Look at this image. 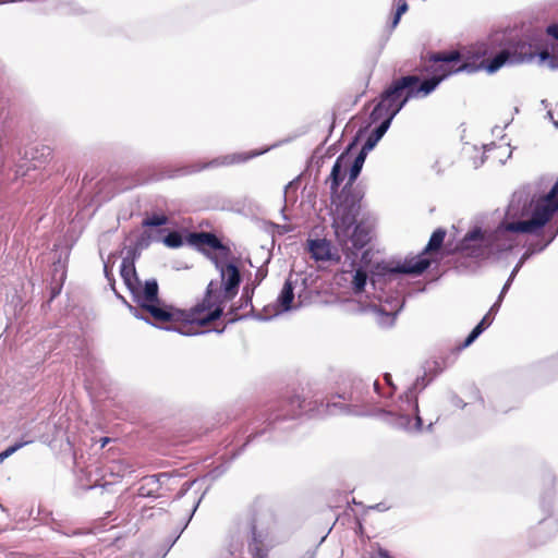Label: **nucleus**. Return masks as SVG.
I'll return each mask as SVG.
<instances>
[{
    "label": "nucleus",
    "mask_w": 558,
    "mask_h": 558,
    "mask_svg": "<svg viewBox=\"0 0 558 558\" xmlns=\"http://www.w3.org/2000/svg\"><path fill=\"white\" fill-rule=\"evenodd\" d=\"M220 275V282L211 280L206 289L202 302L190 312L166 304L159 299V287L156 279H148L142 287L137 277L135 265L129 257L122 259L120 275L131 292L134 302L147 312L157 323L180 324L179 327H162L168 331H175L182 336H196L199 327L219 319L223 314L225 304L232 300L239 291L241 272L234 263L211 257Z\"/></svg>",
    "instance_id": "f257e3e1"
},
{
    "label": "nucleus",
    "mask_w": 558,
    "mask_h": 558,
    "mask_svg": "<svg viewBox=\"0 0 558 558\" xmlns=\"http://www.w3.org/2000/svg\"><path fill=\"white\" fill-rule=\"evenodd\" d=\"M514 193L507 209L512 221H502L493 231H483L480 227L470 230L458 244V250L475 258H489L507 252L515 244L514 234H537L558 211V181L547 194L537 199Z\"/></svg>",
    "instance_id": "f03ea898"
},
{
    "label": "nucleus",
    "mask_w": 558,
    "mask_h": 558,
    "mask_svg": "<svg viewBox=\"0 0 558 558\" xmlns=\"http://www.w3.org/2000/svg\"><path fill=\"white\" fill-rule=\"evenodd\" d=\"M367 154L360 150L349 169L348 182L341 190L338 202L332 213V229L335 239L344 250L359 248L372 240L371 229L356 218L361 210L362 193L353 189V183L359 178Z\"/></svg>",
    "instance_id": "7ed1b4c3"
},
{
    "label": "nucleus",
    "mask_w": 558,
    "mask_h": 558,
    "mask_svg": "<svg viewBox=\"0 0 558 558\" xmlns=\"http://www.w3.org/2000/svg\"><path fill=\"white\" fill-rule=\"evenodd\" d=\"M439 85L432 76L422 78L410 74L396 78L383 90L378 104L369 113V124H376L383 117H395L414 98H425Z\"/></svg>",
    "instance_id": "20e7f679"
},
{
    "label": "nucleus",
    "mask_w": 558,
    "mask_h": 558,
    "mask_svg": "<svg viewBox=\"0 0 558 558\" xmlns=\"http://www.w3.org/2000/svg\"><path fill=\"white\" fill-rule=\"evenodd\" d=\"M305 409V400L301 399L300 396H293L287 401L280 402L276 407H271L252 423V432L248 435L246 441L243 446L238 449L232 458L239 456L245 446H247L253 439L258 436L264 435L268 430H277V429H287L288 427H281L282 423L288 420H295L299 415H301L302 411Z\"/></svg>",
    "instance_id": "39448f33"
},
{
    "label": "nucleus",
    "mask_w": 558,
    "mask_h": 558,
    "mask_svg": "<svg viewBox=\"0 0 558 558\" xmlns=\"http://www.w3.org/2000/svg\"><path fill=\"white\" fill-rule=\"evenodd\" d=\"M536 57L542 63L546 62L549 69L557 70V53H550L547 49L536 50L532 44L518 39L507 41L488 61L486 71L492 74L506 64L531 62Z\"/></svg>",
    "instance_id": "423d86ee"
},
{
    "label": "nucleus",
    "mask_w": 558,
    "mask_h": 558,
    "mask_svg": "<svg viewBox=\"0 0 558 558\" xmlns=\"http://www.w3.org/2000/svg\"><path fill=\"white\" fill-rule=\"evenodd\" d=\"M446 236V230L442 228L436 229L425 246L422 254L411 258L404 259L403 263H398L395 266L383 264L377 266V272L372 277V283L376 286L381 277L392 275H422L430 266V259L425 257V253L437 252L441 248Z\"/></svg>",
    "instance_id": "0eeeda50"
},
{
    "label": "nucleus",
    "mask_w": 558,
    "mask_h": 558,
    "mask_svg": "<svg viewBox=\"0 0 558 558\" xmlns=\"http://www.w3.org/2000/svg\"><path fill=\"white\" fill-rule=\"evenodd\" d=\"M384 420L396 428L407 432H421L423 420L420 415L417 397L413 389H408L399 397L395 411L381 410Z\"/></svg>",
    "instance_id": "6e6552de"
},
{
    "label": "nucleus",
    "mask_w": 558,
    "mask_h": 558,
    "mask_svg": "<svg viewBox=\"0 0 558 558\" xmlns=\"http://www.w3.org/2000/svg\"><path fill=\"white\" fill-rule=\"evenodd\" d=\"M493 58L486 59L477 65L474 62L463 61L459 51L436 52L429 57V61L434 63L430 66V76L432 80L439 81L440 84L448 76L456 73H475L482 68L486 70L488 61Z\"/></svg>",
    "instance_id": "1a4fd4ad"
},
{
    "label": "nucleus",
    "mask_w": 558,
    "mask_h": 558,
    "mask_svg": "<svg viewBox=\"0 0 558 558\" xmlns=\"http://www.w3.org/2000/svg\"><path fill=\"white\" fill-rule=\"evenodd\" d=\"M267 150L268 149H264L260 151L253 150L250 153H234V154L214 158L210 161L205 162V163H199V162L191 163V165H187V166L177 169L174 172L169 173L167 177L175 178V177H181V175L193 174V173L199 172V171L208 169V168H218V167L242 163V162H245L256 156H259V155L266 153Z\"/></svg>",
    "instance_id": "9d476101"
},
{
    "label": "nucleus",
    "mask_w": 558,
    "mask_h": 558,
    "mask_svg": "<svg viewBox=\"0 0 558 558\" xmlns=\"http://www.w3.org/2000/svg\"><path fill=\"white\" fill-rule=\"evenodd\" d=\"M336 243L341 248L342 253L345 256V259L350 262V266H351L352 270L354 271L353 279H352V288H353L354 293H356V294L362 293L365 290V287L367 284L368 274H367V270L365 268H363L362 266L356 267V257L359 256V252H361V250L363 247H365L368 243H366L365 245H363L359 248H352L350 251L344 250L343 246L340 245L337 241H336ZM383 264L384 263H378L375 266V270L372 271V275L369 277V282H372V277L374 276V274L377 272V266L383 265ZM397 275L381 277L380 281L376 286H374L373 283H371V284L373 286L374 289H377V287H379L381 289V283L386 282L387 280L393 279Z\"/></svg>",
    "instance_id": "9b49d317"
},
{
    "label": "nucleus",
    "mask_w": 558,
    "mask_h": 558,
    "mask_svg": "<svg viewBox=\"0 0 558 558\" xmlns=\"http://www.w3.org/2000/svg\"><path fill=\"white\" fill-rule=\"evenodd\" d=\"M362 130H360L356 136L352 140V142L347 146V148L339 155L336 159L331 172L327 179V182L330 183V194L331 197L339 196L338 191L345 178L347 167L350 163L351 155L350 151L353 149L357 143L359 136L361 135Z\"/></svg>",
    "instance_id": "f8f14e48"
},
{
    "label": "nucleus",
    "mask_w": 558,
    "mask_h": 558,
    "mask_svg": "<svg viewBox=\"0 0 558 558\" xmlns=\"http://www.w3.org/2000/svg\"><path fill=\"white\" fill-rule=\"evenodd\" d=\"M186 242L195 247L203 245L208 246L220 252L225 257H227L230 252L229 247L226 246L216 234L210 232H190L186 236Z\"/></svg>",
    "instance_id": "ddd939ff"
},
{
    "label": "nucleus",
    "mask_w": 558,
    "mask_h": 558,
    "mask_svg": "<svg viewBox=\"0 0 558 558\" xmlns=\"http://www.w3.org/2000/svg\"><path fill=\"white\" fill-rule=\"evenodd\" d=\"M558 532V518H546L531 531L530 542L532 546L547 543Z\"/></svg>",
    "instance_id": "4468645a"
},
{
    "label": "nucleus",
    "mask_w": 558,
    "mask_h": 558,
    "mask_svg": "<svg viewBox=\"0 0 558 558\" xmlns=\"http://www.w3.org/2000/svg\"><path fill=\"white\" fill-rule=\"evenodd\" d=\"M403 307V301L397 299L393 303L389 304V308L386 305H374L373 312L376 315L377 324L380 327L389 328L395 325L396 318Z\"/></svg>",
    "instance_id": "2eb2a0df"
},
{
    "label": "nucleus",
    "mask_w": 558,
    "mask_h": 558,
    "mask_svg": "<svg viewBox=\"0 0 558 558\" xmlns=\"http://www.w3.org/2000/svg\"><path fill=\"white\" fill-rule=\"evenodd\" d=\"M308 248L315 260H340V255L330 241L326 239L311 240Z\"/></svg>",
    "instance_id": "dca6fc26"
},
{
    "label": "nucleus",
    "mask_w": 558,
    "mask_h": 558,
    "mask_svg": "<svg viewBox=\"0 0 558 558\" xmlns=\"http://www.w3.org/2000/svg\"><path fill=\"white\" fill-rule=\"evenodd\" d=\"M51 154L52 149L46 145H40L31 148L29 151L25 153V157L29 160L31 165L26 168V170H23V165H19L16 173L25 175L31 168L36 169L38 167L37 163L43 165L47 162L51 157Z\"/></svg>",
    "instance_id": "f3484780"
},
{
    "label": "nucleus",
    "mask_w": 558,
    "mask_h": 558,
    "mask_svg": "<svg viewBox=\"0 0 558 558\" xmlns=\"http://www.w3.org/2000/svg\"><path fill=\"white\" fill-rule=\"evenodd\" d=\"M393 119L389 117H383L377 123V125L372 130L366 141L364 142L361 150L368 154L372 149L375 148L377 143L383 138L386 132L389 130L391 122Z\"/></svg>",
    "instance_id": "a211bd4d"
},
{
    "label": "nucleus",
    "mask_w": 558,
    "mask_h": 558,
    "mask_svg": "<svg viewBox=\"0 0 558 558\" xmlns=\"http://www.w3.org/2000/svg\"><path fill=\"white\" fill-rule=\"evenodd\" d=\"M293 300L294 287L292 281L290 279H287L277 299L280 312L290 311Z\"/></svg>",
    "instance_id": "6ab92c4d"
},
{
    "label": "nucleus",
    "mask_w": 558,
    "mask_h": 558,
    "mask_svg": "<svg viewBox=\"0 0 558 558\" xmlns=\"http://www.w3.org/2000/svg\"><path fill=\"white\" fill-rule=\"evenodd\" d=\"M110 473L116 477H124L134 472L133 464L126 459L114 460L108 466Z\"/></svg>",
    "instance_id": "aec40b11"
},
{
    "label": "nucleus",
    "mask_w": 558,
    "mask_h": 558,
    "mask_svg": "<svg viewBox=\"0 0 558 558\" xmlns=\"http://www.w3.org/2000/svg\"><path fill=\"white\" fill-rule=\"evenodd\" d=\"M117 298L121 300V302H123L130 313L136 317L137 319H142L144 322H146L147 324H150L155 327H158L160 329H163L162 327H175L174 324H171V323H157L156 320L154 322H150V319L148 317H145L144 315L141 314L140 310L136 307V306H133L132 304H130L121 294H119L117 291L114 292Z\"/></svg>",
    "instance_id": "412c9836"
},
{
    "label": "nucleus",
    "mask_w": 558,
    "mask_h": 558,
    "mask_svg": "<svg viewBox=\"0 0 558 558\" xmlns=\"http://www.w3.org/2000/svg\"><path fill=\"white\" fill-rule=\"evenodd\" d=\"M117 298L121 300V302H123L130 313L136 317L137 319H142L144 322H146L147 324H150L155 327H158L160 329H163L162 327H175L174 324H171V323H157L156 320L154 322H150V319L148 317H145L144 315L141 314L140 310L136 307V306H133L132 304H130L121 294H119L117 291L114 292Z\"/></svg>",
    "instance_id": "4be33fe9"
},
{
    "label": "nucleus",
    "mask_w": 558,
    "mask_h": 558,
    "mask_svg": "<svg viewBox=\"0 0 558 558\" xmlns=\"http://www.w3.org/2000/svg\"><path fill=\"white\" fill-rule=\"evenodd\" d=\"M169 477H170L169 473H166V472L153 474V475L145 476L143 478V483L145 484V486H147L146 488H148L149 490L150 489L154 490V497H158V492L161 488L163 480L169 478Z\"/></svg>",
    "instance_id": "5701e85b"
},
{
    "label": "nucleus",
    "mask_w": 558,
    "mask_h": 558,
    "mask_svg": "<svg viewBox=\"0 0 558 558\" xmlns=\"http://www.w3.org/2000/svg\"><path fill=\"white\" fill-rule=\"evenodd\" d=\"M154 241L162 242L167 247L170 248H179L184 244V239L179 231L172 230L168 231V233L162 238H155Z\"/></svg>",
    "instance_id": "b1692460"
},
{
    "label": "nucleus",
    "mask_w": 558,
    "mask_h": 558,
    "mask_svg": "<svg viewBox=\"0 0 558 558\" xmlns=\"http://www.w3.org/2000/svg\"><path fill=\"white\" fill-rule=\"evenodd\" d=\"M546 233L549 234L546 240L544 238L537 239L536 241L531 242L527 246L530 248H539V247H542V252H543L555 240V238L557 236L558 228L557 229H553V230H551V228H548L546 230Z\"/></svg>",
    "instance_id": "393cba45"
},
{
    "label": "nucleus",
    "mask_w": 558,
    "mask_h": 558,
    "mask_svg": "<svg viewBox=\"0 0 558 558\" xmlns=\"http://www.w3.org/2000/svg\"><path fill=\"white\" fill-rule=\"evenodd\" d=\"M169 221V218L163 214H154L151 216L146 217L142 221V226L146 228H157L166 226Z\"/></svg>",
    "instance_id": "a878e982"
},
{
    "label": "nucleus",
    "mask_w": 558,
    "mask_h": 558,
    "mask_svg": "<svg viewBox=\"0 0 558 558\" xmlns=\"http://www.w3.org/2000/svg\"><path fill=\"white\" fill-rule=\"evenodd\" d=\"M29 441H19L11 446H9L5 450L0 452V463H2L5 459L11 457L13 453H15L17 450L26 446Z\"/></svg>",
    "instance_id": "bb28decb"
},
{
    "label": "nucleus",
    "mask_w": 558,
    "mask_h": 558,
    "mask_svg": "<svg viewBox=\"0 0 558 558\" xmlns=\"http://www.w3.org/2000/svg\"><path fill=\"white\" fill-rule=\"evenodd\" d=\"M430 383V379L426 378V375L420 376L415 379L413 385L408 389H413V393L417 396V392L426 388Z\"/></svg>",
    "instance_id": "cd10ccee"
},
{
    "label": "nucleus",
    "mask_w": 558,
    "mask_h": 558,
    "mask_svg": "<svg viewBox=\"0 0 558 558\" xmlns=\"http://www.w3.org/2000/svg\"><path fill=\"white\" fill-rule=\"evenodd\" d=\"M252 296H253V290H251L248 287H245L243 289V293L241 296L242 304L240 307L251 306L253 308Z\"/></svg>",
    "instance_id": "c85d7f7f"
},
{
    "label": "nucleus",
    "mask_w": 558,
    "mask_h": 558,
    "mask_svg": "<svg viewBox=\"0 0 558 558\" xmlns=\"http://www.w3.org/2000/svg\"><path fill=\"white\" fill-rule=\"evenodd\" d=\"M361 251H362V253H361L360 263L356 262V267L362 266L363 268L366 269V267L371 263L372 252L368 248L364 250V247Z\"/></svg>",
    "instance_id": "c756f323"
},
{
    "label": "nucleus",
    "mask_w": 558,
    "mask_h": 558,
    "mask_svg": "<svg viewBox=\"0 0 558 558\" xmlns=\"http://www.w3.org/2000/svg\"><path fill=\"white\" fill-rule=\"evenodd\" d=\"M541 252H542V247H539V248H530L527 246L526 251L522 254V256L520 257V259H519V262L517 264L519 265V267H522L524 265V263L531 256H533L534 254L541 253Z\"/></svg>",
    "instance_id": "7c9ffc66"
},
{
    "label": "nucleus",
    "mask_w": 558,
    "mask_h": 558,
    "mask_svg": "<svg viewBox=\"0 0 558 558\" xmlns=\"http://www.w3.org/2000/svg\"><path fill=\"white\" fill-rule=\"evenodd\" d=\"M480 336H477L474 331L471 330V332L468 335V337L464 339V341L459 345V350L466 349L470 347Z\"/></svg>",
    "instance_id": "2f4dec72"
},
{
    "label": "nucleus",
    "mask_w": 558,
    "mask_h": 558,
    "mask_svg": "<svg viewBox=\"0 0 558 558\" xmlns=\"http://www.w3.org/2000/svg\"><path fill=\"white\" fill-rule=\"evenodd\" d=\"M155 238H151L150 234L145 233L142 235V238L137 241V247L145 248L148 247L150 241H154Z\"/></svg>",
    "instance_id": "473e14b6"
},
{
    "label": "nucleus",
    "mask_w": 558,
    "mask_h": 558,
    "mask_svg": "<svg viewBox=\"0 0 558 558\" xmlns=\"http://www.w3.org/2000/svg\"><path fill=\"white\" fill-rule=\"evenodd\" d=\"M502 301L504 299L501 298H497V300L495 301V303L490 306L489 311L487 313H490V316L495 317V315L498 313L501 304H502Z\"/></svg>",
    "instance_id": "72a5a7b5"
},
{
    "label": "nucleus",
    "mask_w": 558,
    "mask_h": 558,
    "mask_svg": "<svg viewBox=\"0 0 558 558\" xmlns=\"http://www.w3.org/2000/svg\"><path fill=\"white\" fill-rule=\"evenodd\" d=\"M546 33L558 40V23H554L547 26Z\"/></svg>",
    "instance_id": "f704fd0d"
},
{
    "label": "nucleus",
    "mask_w": 558,
    "mask_h": 558,
    "mask_svg": "<svg viewBox=\"0 0 558 558\" xmlns=\"http://www.w3.org/2000/svg\"><path fill=\"white\" fill-rule=\"evenodd\" d=\"M147 486H145V484L143 483L140 488H138V496H142V497H154V490H149L148 488H146Z\"/></svg>",
    "instance_id": "c9c22d12"
},
{
    "label": "nucleus",
    "mask_w": 558,
    "mask_h": 558,
    "mask_svg": "<svg viewBox=\"0 0 558 558\" xmlns=\"http://www.w3.org/2000/svg\"><path fill=\"white\" fill-rule=\"evenodd\" d=\"M193 483H194V482H185V483L182 485V487H181L180 492L178 493V496H177V497H178V498H182V497L187 493V490L192 487Z\"/></svg>",
    "instance_id": "e433bc0d"
},
{
    "label": "nucleus",
    "mask_w": 558,
    "mask_h": 558,
    "mask_svg": "<svg viewBox=\"0 0 558 558\" xmlns=\"http://www.w3.org/2000/svg\"><path fill=\"white\" fill-rule=\"evenodd\" d=\"M409 10V5L405 1L401 2L398 4L397 9H396V13L398 15H403L407 11Z\"/></svg>",
    "instance_id": "4c0bfd02"
},
{
    "label": "nucleus",
    "mask_w": 558,
    "mask_h": 558,
    "mask_svg": "<svg viewBox=\"0 0 558 558\" xmlns=\"http://www.w3.org/2000/svg\"><path fill=\"white\" fill-rule=\"evenodd\" d=\"M511 284H512V282H510V279H507V281L505 282L504 287L501 288V291H500L498 298L505 299V295L509 291Z\"/></svg>",
    "instance_id": "58836bf2"
},
{
    "label": "nucleus",
    "mask_w": 558,
    "mask_h": 558,
    "mask_svg": "<svg viewBox=\"0 0 558 558\" xmlns=\"http://www.w3.org/2000/svg\"><path fill=\"white\" fill-rule=\"evenodd\" d=\"M451 402L454 407H458L461 409H463L465 407V403L463 402V400L456 395L452 396Z\"/></svg>",
    "instance_id": "ea45409f"
},
{
    "label": "nucleus",
    "mask_w": 558,
    "mask_h": 558,
    "mask_svg": "<svg viewBox=\"0 0 558 558\" xmlns=\"http://www.w3.org/2000/svg\"><path fill=\"white\" fill-rule=\"evenodd\" d=\"M340 410H341V412H344L348 414H355V415L362 414V412H360V411L351 410L350 405H347V404L340 405Z\"/></svg>",
    "instance_id": "a19ab883"
},
{
    "label": "nucleus",
    "mask_w": 558,
    "mask_h": 558,
    "mask_svg": "<svg viewBox=\"0 0 558 558\" xmlns=\"http://www.w3.org/2000/svg\"><path fill=\"white\" fill-rule=\"evenodd\" d=\"M494 322V317L490 316V313H486L484 317L481 319V323L484 324L486 327H489Z\"/></svg>",
    "instance_id": "79ce46f5"
},
{
    "label": "nucleus",
    "mask_w": 558,
    "mask_h": 558,
    "mask_svg": "<svg viewBox=\"0 0 558 558\" xmlns=\"http://www.w3.org/2000/svg\"><path fill=\"white\" fill-rule=\"evenodd\" d=\"M316 548L306 550L300 558H316Z\"/></svg>",
    "instance_id": "37998d69"
},
{
    "label": "nucleus",
    "mask_w": 558,
    "mask_h": 558,
    "mask_svg": "<svg viewBox=\"0 0 558 558\" xmlns=\"http://www.w3.org/2000/svg\"><path fill=\"white\" fill-rule=\"evenodd\" d=\"M371 509H375L377 511H386V510H388V507L384 502H379V504L372 506Z\"/></svg>",
    "instance_id": "c03bdc74"
},
{
    "label": "nucleus",
    "mask_w": 558,
    "mask_h": 558,
    "mask_svg": "<svg viewBox=\"0 0 558 558\" xmlns=\"http://www.w3.org/2000/svg\"><path fill=\"white\" fill-rule=\"evenodd\" d=\"M521 268H522V267H519V265H518V264L514 266V268L512 269V271L510 272V276H509V278H508V279H510V282H513V280H514V278H515L517 274L519 272V270H520Z\"/></svg>",
    "instance_id": "a18cd8bd"
},
{
    "label": "nucleus",
    "mask_w": 558,
    "mask_h": 558,
    "mask_svg": "<svg viewBox=\"0 0 558 558\" xmlns=\"http://www.w3.org/2000/svg\"><path fill=\"white\" fill-rule=\"evenodd\" d=\"M384 379H385V381H386V384H387L388 386H390L393 390L396 389V387H395V386H393V384H392V379H391V375H390V374L386 373V374L384 375Z\"/></svg>",
    "instance_id": "49530a36"
},
{
    "label": "nucleus",
    "mask_w": 558,
    "mask_h": 558,
    "mask_svg": "<svg viewBox=\"0 0 558 558\" xmlns=\"http://www.w3.org/2000/svg\"><path fill=\"white\" fill-rule=\"evenodd\" d=\"M400 20H401V15H398L395 12V15H393L392 21H391V27L395 28L399 24Z\"/></svg>",
    "instance_id": "de8ad7c7"
},
{
    "label": "nucleus",
    "mask_w": 558,
    "mask_h": 558,
    "mask_svg": "<svg viewBox=\"0 0 558 558\" xmlns=\"http://www.w3.org/2000/svg\"><path fill=\"white\" fill-rule=\"evenodd\" d=\"M104 271H105V276H106V278L108 279V281L113 280V276H112V274L110 272V270H109V268H108V265H107V264H105V266H104Z\"/></svg>",
    "instance_id": "09e8293b"
},
{
    "label": "nucleus",
    "mask_w": 558,
    "mask_h": 558,
    "mask_svg": "<svg viewBox=\"0 0 558 558\" xmlns=\"http://www.w3.org/2000/svg\"><path fill=\"white\" fill-rule=\"evenodd\" d=\"M485 162V157L484 155L480 157V159H474V168H478L481 167L483 163Z\"/></svg>",
    "instance_id": "8fccbe9b"
},
{
    "label": "nucleus",
    "mask_w": 558,
    "mask_h": 558,
    "mask_svg": "<svg viewBox=\"0 0 558 558\" xmlns=\"http://www.w3.org/2000/svg\"><path fill=\"white\" fill-rule=\"evenodd\" d=\"M541 506H542V508H543V510H544V511L549 512V511L551 510L550 506H549V505H547V501H546V498H545V497L542 499Z\"/></svg>",
    "instance_id": "3c124183"
},
{
    "label": "nucleus",
    "mask_w": 558,
    "mask_h": 558,
    "mask_svg": "<svg viewBox=\"0 0 558 558\" xmlns=\"http://www.w3.org/2000/svg\"><path fill=\"white\" fill-rule=\"evenodd\" d=\"M546 117L553 121V123L556 128H558V121L554 120V114L550 110L547 111Z\"/></svg>",
    "instance_id": "603ef678"
},
{
    "label": "nucleus",
    "mask_w": 558,
    "mask_h": 558,
    "mask_svg": "<svg viewBox=\"0 0 558 558\" xmlns=\"http://www.w3.org/2000/svg\"><path fill=\"white\" fill-rule=\"evenodd\" d=\"M373 387H374V390H375L378 395H380V386H379V384H378V381H377V380H375V381L373 383Z\"/></svg>",
    "instance_id": "864d4df0"
},
{
    "label": "nucleus",
    "mask_w": 558,
    "mask_h": 558,
    "mask_svg": "<svg viewBox=\"0 0 558 558\" xmlns=\"http://www.w3.org/2000/svg\"><path fill=\"white\" fill-rule=\"evenodd\" d=\"M109 441H110V438H108V437L101 438V446L100 447L104 448Z\"/></svg>",
    "instance_id": "5fc2aeb1"
},
{
    "label": "nucleus",
    "mask_w": 558,
    "mask_h": 558,
    "mask_svg": "<svg viewBox=\"0 0 558 558\" xmlns=\"http://www.w3.org/2000/svg\"><path fill=\"white\" fill-rule=\"evenodd\" d=\"M351 401H354L356 403L359 402H363V399H361L360 397H354L353 393L351 395Z\"/></svg>",
    "instance_id": "6e6d98bb"
},
{
    "label": "nucleus",
    "mask_w": 558,
    "mask_h": 558,
    "mask_svg": "<svg viewBox=\"0 0 558 558\" xmlns=\"http://www.w3.org/2000/svg\"><path fill=\"white\" fill-rule=\"evenodd\" d=\"M245 317H246L245 315L240 316V317H231L228 322H229V323H234V322H236V320H239V319H243V318H245Z\"/></svg>",
    "instance_id": "4d7b16f0"
},
{
    "label": "nucleus",
    "mask_w": 558,
    "mask_h": 558,
    "mask_svg": "<svg viewBox=\"0 0 558 558\" xmlns=\"http://www.w3.org/2000/svg\"><path fill=\"white\" fill-rule=\"evenodd\" d=\"M476 327H478L483 332L488 328L484 324H482L481 322L476 325Z\"/></svg>",
    "instance_id": "13d9d810"
},
{
    "label": "nucleus",
    "mask_w": 558,
    "mask_h": 558,
    "mask_svg": "<svg viewBox=\"0 0 558 558\" xmlns=\"http://www.w3.org/2000/svg\"><path fill=\"white\" fill-rule=\"evenodd\" d=\"M472 331H474L477 336H481L483 333V331L476 326L472 329Z\"/></svg>",
    "instance_id": "bf43d9fd"
},
{
    "label": "nucleus",
    "mask_w": 558,
    "mask_h": 558,
    "mask_svg": "<svg viewBox=\"0 0 558 558\" xmlns=\"http://www.w3.org/2000/svg\"><path fill=\"white\" fill-rule=\"evenodd\" d=\"M284 210H286V206H283V207H282V209H281V215H282V218H283L284 220H288L289 218H288V216L286 215Z\"/></svg>",
    "instance_id": "052dcab7"
},
{
    "label": "nucleus",
    "mask_w": 558,
    "mask_h": 558,
    "mask_svg": "<svg viewBox=\"0 0 558 558\" xmlns=\"http://www.w3.org/2000/svg\"><path fill=\"white\" fill-rule=\"evenodd\" d=\"M110 286H111V289L116 292V288H114V279L109 281Z\"/></svg>",
    "instance_id": "680f3d73"
},
{
    "label": "nucleus",
    "mask_w": 558,
    "mask_h": 558,
    "mask_svg": "<svg viewBox=\"0 0 558 558\" xmlns=\"http://www.w3.org/2000/svg\"><path fill=\"white\" fill-rule=\"evenodd\" d=\"M256 317H257L258 319H262V320H266V319H268L267 317H262V315H260V314H257V315H256Z\"/></svg>",
    "instance_id": "e2e57ef3"
},
{
    "label": "nucleus",
    "mask_w": 558,
    "mask_h": 558,
    "mask_svg": "<svg viewBox=\"0 0 558 558\" xmlns=\"http://www.w3.org/2000/svg\"><path fill=\"white\" fill-rule=\"evenodd\" d=\"M257 275H259V277H260L259 281H260L262 279H264V277H265V275L260 274V270H257Z\"/></svg>",
    "instance_id": "0e129e2a"
},
{
    "label": "nucleus",
    "mask_w": 558,
    "mask_h": 558,
    "mask_svg": "<svg viewBox=\"0 0 558 558\" xmlns=\"http://www.w3.org/2000/svg\"><path fill=\"white\" fill-rule=\"evenodd\" d=\"M257 275H259V277H260L259 281H260L262 279H264V277H265V275L260 274V270H257Z\"/></svg>",
    "instance_id": "69168bd1"
},
{
    "label": "nucleus",
    "mask_w": 558,
    "mask_h": 558,
    "mask_svg": "<svg viewBox=\"0 0 558 558\" xmlns=\"http://www.w3.org/2000/svg\"><path fill=\"white\" fill-rule=\"evenodd\" d=\"M257 275H259V277H260L259 281H260L262 279H264V277H265V275L260 274V270H257Z\"/></svg>",
    "instance_id": "338daca9"
},
{
    "label": "nucleus",
    "mask_w": 558,
    "mask_h": 558,
    "mask_svg": "<svg viewBox=\"0 0 558 558\" xmlns=\"http://www.w3.org/2000/svg\"><path fill=\"white\" fill-rule=\"evenodd\" d=\"M198 504H199V500H198V501H197V504L194 506V508H193V510H192V514L196 511V508H197Z\"/></svg>",
    "instance_id": "774afa93"
}]
</instances>
